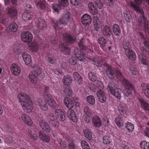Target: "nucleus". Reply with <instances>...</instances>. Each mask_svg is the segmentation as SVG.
Masks as SVG:
<instances>
[{
    "label": "nucleus",
    "instance_id": "f257e3e1",
    "mask_svg": "<svg viewBox=\"0 0 149 149\" xmlns=\"http://www.w3.org/2000/svg\"><path fill=\"white\" fill-rule=\"evenodd\" d=\"M130 7L136 12L140 13V15L138 19V24L141 27H143V30L146 33H148L149 35V21H147L144 16L143 10L133 2H131Z\"/></svg>",
    "mask_w": 149,
    "mask_h": 149
},
{
    "label": "nucleus",
    "instance_id": "f03ea898",
    "mask_svg": "<svg viewBox=\"0 0 149 149\" xmlns=\"http://www.w3.org/2000/svg\"><path fill=\"white\" fill-rule=\"evenodd\" d=\"M19 101L21 103L22 108L26 112H30L33 108V102L30 97L27 94H19L17 96Z\"/></svg>",
    "mask_w": 149,
    "mask_h": 149
},
{
    "label": "nucleus",
    "instance_id": "7ed1b4c3",
    "mask_svg": "<svg viewBox=\"0 0 149 149\" xmlns=\"http://www.w3.org/2000/svg\"><path fill=\"white\" fill-rule=\"evenodd\" d=\"M70 16L69 13H67L64 15L60 19L59 22L56 21H52V23L56 30H58L62 29L61 24L65 25L67 24L69 22Z\"/></svg>",
    "mask_w": 149,
    "mask_h": 149
},
{
    "label": "nucleus",
    "instance_id": "20e7f679",
    "mask_svg": "<svg viewBox=\"0 0 149 149\" xmlns=\"http://www.w3.org/2000/svg\"><path fill=\"white\" fill-rule=\"evenodd\" d=\"M105 65L106 67V73L110 79H113L115 76L120 79L123 78V75L119 71L113 70L111 67L107 63L105 64Z\"/></svg>",
    "mask_w": 149,
    "mask_h": 149
},
{
    "label": "nucleus",
    "instance_id": "39448f33",
    "mask_svg": "<svg viewBox=\"0 0 149 149\" xmlns=\"http://www.w3.org/2000/svg\"><path fill=\"white\" fill-rule=\"evenodd\" d=\"M84 44V39H81L79 42L78 43V46L80 49L84 50V53L86 54V56H88V57H86V58H87L90 60L92 59V60L93 58L91 57L93 56L94 53L92 49L87 48L86 46Z\"/></svg>",
    "mask_w": 149,
    "mask_h": 149
},
{
    "label": "nucleus",
    "instance_id": "423d86ee",
    "mask_svg": "<svg viewBox=\"0 0 149 149\" xmlns=\"http://www.w3.org/2000/svg\"><path fill=\"white\" fill-rule=\"evenodd\" d=\"M141 51L139 53V58L141 62L144 65H148V62L147 60L146 57L148 56V54L146 49H145L144 47H141L140 48Z\"/></svg>",
    "mask_w": 149,
    "mask_h": 149
},
{
    "label": "nucleus",
    "instance_id": "0eeeda50",
    "mask_svg": "<svg viewBox=\"0 0 149 149\" xmlns=\"http://www.w3.org/2000/svg\"><path fill=\"white\" fill-rule=\"evenodd\" d=\"M40 73V71L39 70H38L37 71L33 70L30 73L29 77L30 81L31 82L34 84H36L37 83L38 78V75Z\"/></svg>",
    "mask_w": 149,
    "mask_h": 149
},
{
    "label": "nucleus",
    "instance_id": "6e6552de",
    "mask_svg": "<svg viewBox=\"0 0 149 149\" xmlns=\"http://www.w3.org/2000/svg\"><path fill=\"white\" fill-rule=\"evenodd\" d=\"M93 22L95 29L97 31L100 32L102 31V22L97 16H94L93 18Z\"/></svg>",
    "mask_w": 149,
    "mask_h": 149
},
{
    "label": "nucleus",
    "instance_id": "1a4fd4ad",
    "mask_svg": "<svg viewBox=\"0 0 149 149\" xmlns=\"http://www.w3.org/2000/svg\"><path fill=\"white\" fill-rule=\"evenodd\" d=\"M22 40L26 42H31L33 38V35L29 31L23 32L21 35Z\"/></svg>",
    "mask_w": 149,
    "mask_h": 149
},
{
    "label": "nucleus",
    "instance_id": "9d476101",
    "mask_svg": "<svg viewBox=\"0 0 149 149\" xmlns=\"http://www.w3.org/2000/svg\"><path fill=\"white\" fill-rule=\"evenodd\" d=\"M63 39L66 44H72L75 41V38L72 35L68 33H65L63 35Z\"/></svg>",
    "mask_w": 149,
    "mask_h": 149
},
{
    "label": "nucleus",
    "instance_id": "9b49d317",
    "mask_svg": "<svg viewBox=\"0 0 149 149\" xmlns=\"http://www.w3.org/2000/svg\"><path fill=\"white\" fill-rule=\"evenodd\" d=\"M41 42H42L41 40H40L39 41H35L32 42L29 47L30 50L35 52H37L40 46L43 45L42 43H40Z\"/></svg>",
    "mask_w": 149,
    "mask_h": 149
},
{
    "label": "nucleus",
    "instance_id": "f8f14e48",
    "mask_svg": "<svg viewBox=\"0 0 149 149\" xmlns=\"http://www.w3.org/2000/svg\"><path fill=\"white\" fill-rule=\"evenodd\" d=\"M74 53L75 56L81 61H83L86 58V57H88L86 56V54L84 53V51L81 49L80 52L77 49H75L74 51Z\"/></svg>",
    "mask_w": 149,
    "mask_h": 149
},
{
    "label": "nucleus",
    "instance_id": "ddd939ff",
    "mask_svg": "<svg viewBox=\"0 0 149 149\" xmlns=\"http://www.w3.org/2000/svg\"><path fill=\"white\" fill-rule=\"evenodd\" d=\"M92 123L94 127L97 128H100L102 125L101 118L98 116L94 115L92 118Z\"/></svg>",
    "mask_w": 149,
    "mask_h": 149
},
{
    "label": "nucleus",
    "instance_id": "4468645a",
    "mask_svg": "<svg viewBox=\"0 0 149 149\" xmlns=\"http://www.w3.org/2000/svg\"><path fill=\"white\" fill-rule=\"evenodd\" d=\"M55 114L57 119L61 121H64L65 120V114L61 109H56Z\"/></svg>",
    "mask_w": 149,
    "mask_h": 149
},
{
    "label": "nucleus",
    "instance_id": "2eb2a0df",
    "mask_svg": "<svg viewBox=\"0 0 149 149\" xmlns=\"http://www.w3.org/2000/svg\"><path fill=\"white\" fill-rule=\"evenodd\" d=\"M97 43L100 45V48L104 51L107 49L106 47L107 40L104 37H99L97 40Z\"/></svg>",
    "mask_w": 149,
    "mask_h": 149
},
{
    "label": "nucleus",
    "instance_id": "dca6fc26",
    "mask_svg": "<svg viewBox=\"0 0 149 149\" xmlns=\"http://www.w3.org/2000/svg\"><path fill=\"white\" fill-rule=\"evenodd\" d=\"M10 69L11 73L13 75L17 76L20 73V68L17 64H12L11 66Z\"/></svg>",
    "mask_w": 149,
    "mask_h": 149
},
{
    "label": "nucleus",
    "instance_id": "f3484780",
    "mask_svg": "<svg viewBox=\"0 0 149 149\" xmlns=\"http://www.w3.org/2000/svg\"><path fill=\"white\" fill-rule=\"evenodd\" d=\"M44 96L47 101L48 104L53 107H55L56 106V102L53 100L50 94H45Z\"/></svg>",
    "mask_w": 149,
    "mask_h": 149
},
{
    "label": "nucleus",
    "instance_id": "a211bd4d",
    "mask_svg": "<svg viewBox=\"0 0 149 149\" xmlns=\"http://www.w3.org/2000/svg\"><path fill=\"white\" fill-rule=\"evenodd\" d=\"M6 14L2 12L0 9V23L6 26L9 23V18H7Z\"/></svg>",
    "mask_w": 149,
    "mask_h": 149
},
{
    "label": "nucleus",
    "instance_id": "6ab92c4d",
    "mask_svg": "<svg viewBox=\"0 0 149 149\" xmlns=\"http://www.w3.org/2000/svg\"><path fill=\"white\" fill-rule=\"evenodd\" d=\"M81 21L83 24L84 25L90 24L92 21L91 16L87 14H84L81 18Z\"/></svg>",
    "mask_w": 149,
    "mask_h": 149
},
{
    "label": "nucleus",
    "instance_id": "aec40b11",
    "mask_svg": "<svg viewBox=\"0 0 149 149\" xmlns=\"http://www.w3.org/2000/svg\"><path fill=\"white\" fill-rule=\"evenodd\" d=\"M125 53L128 58L132 61H134L136 59V55L133 51L130 49H127L125 50Z\"/></svg>",
    "mask_w": 149,
    "mask_h": 149
},
{
    "label": "nucleus",
    "instance_id": "412c9836",
    "mask_svg": "<svg viewBox=\"0 0 149 149\" xmlns=\"http://www.w3.org/2000/svg\"><path fill=\"white\" fill-rule=\"evenodd\" d=\"M59 48L61 52L66 55H69L70 53V49L68 47L65 45L64 43L61 42L59 44Z\"/></svg>",
    "mask_w": 149,
    "mask_h": 149
},
{
    "label": "nucleus",
    "instance_id": "4be33fe9",
    "mask_svg": "<svg viewBox=\"0 0 149 149\" xmlns=\"http://www.w3.org/2000/svg\"><path fill=\"white\" fill-rule=\"evenodd\" d=\"M47 26L45 20L42 17H39L38 19L37 26L40 30H43L46 28Z\"/></svg>",
    "mask_w": 149,
    "mask_h": 149
},
{
    "label": "nucleus",
    "instance_id": "5701e85b",
    "mask_svg": "<svg viewBox=\"0 0 149 149\" xmlns=\"http://www.w3.org/2000/svg\"><path fill=\"white\" fill-rule=\"evenodd\" d=\"M101 87V86H100L99 85L97 84V86L93 84L91 85L89 87L90 89L92 92H96L97 93H100V92H101V93H104L103 88L102 87V89H101L100 88Z\"/></svg>",
    "mask_w": 149,
    "mask_h": 149
},
{
    "label": "nucleus",
    "instance_id": "b1692460",
    "mask_svg": "<svg viewBox=\"0 0 149 149\" xmlns=\"http://www.w3.org/2000/svg\"><path fill=\"white\" fill-rule=\"evenodd\" d=\"M122 82L126 89L129 90H133L134 87L129 82L128 80L126 78H123L122 79Z\"/></svg>",
    "mask_w": 149,
    "mask_h": 149
},
{
    "label": "nucleus",
    "instance_id": "393cba45",
    "mask_svg": "<svg viewBox=\"0 0 149 149\" xmlns=\"http://www.w3.org/2000/svg\"><path fill=\"white\" fill-rule=\"evenodd\" d=\"M67 115L73 122L77 121V118L73 110L71 109H69L67 111Z\"/></svg>",
    "mask_w": 149,
    "mask_h": 149
},
{
    "label": "nucleus",
    "instance_id": "a878e982",
    "mask_svg": "<svg viewBox=\"0 0 149 149\" xmlns=\"http://www.w3.org/2000/svg\"><path fill=\"white\" fill-rule=\"evenodd\" d=\"M102 33L104 36L106 38H109L111 34L110 28L106 25L103 27Z\"/></svg>",
    "mask_w": 149,
    "mask_h": 149
},
{
    "label": "nucleus",
    "instance_id": "bb28decb",
    "mask_svg": "<svg viewBox=\"0 0 149 149\" xmlns=\"http://www.w3.org/2000/svg\"><path fill=\"white\" fill-rule=\"evenodd\" d=\"M19 119H22L26 124L29 126H31L32 124V122L31 119L25 114H22Z\"/></svg>",
    "mask_w": 149,
    "mask_h": 149
},
{
    "label": "nucleus",
    "instance_id": "cd10ccee",
    "mask_svg": "<svg viewBox=\"0 0 149 149\" xmlns=\"http://www.w3.org/2000/svg\"><path fill=\"white\" fill-rule=\"evenodd\" d=\"M22 56L24 60L27 65L30 64L32 62V60L31 56L28 54L26 52H24L22 53Z\"/></svg>",
    "mask_w": 149,
    "mask_h": 149
},
{
    "label": "nucleus",
    "instance_id": "c85d7f7f",
    "mask_svg": "<svg viewBox=\"0 0 149 149\" xmlns=\"http://www.w3.org/2000/svg\"><path fill=\"white\" fill-rule=\"evenodd\" d=\"M17 24L15 22H12L6 28V30L9 32L10 31L15 32L17 29Z\"/></svg>",
    "mask_w": 149,
    "mask_h": 149
},
{
    "label": "nucleus",
    "instance_id": "c756f323",
    "mask_svg": "<svg viewBox=\"0 0 149 149\" xmlns=\"http://www.w3.org/2000/svg\"><path fill=\"white\" fill-rule=\"evenodd\" d=\"M38 135L40 139L45 142H48L50 141L49 136L43 133L42 132L40 131L38 133Z\"/></svg>",
    "mask_w": 149,
    "mask_h": 149
},
{
    "label": "nucleus",
    "instance_id": "7c9ffc66",
    "mask_svg": "<svg viewBox=\"0 0 149 149\" xmlns=\"http://www.w3.org/2000/svg\"><path fill=\"white\" fill-rule=\"evenodd\" d=\"M65 105L69 109H70L73 108L74 106L73 102L68 98H65L64 100Z\"/></svg>",
    "mask_w": 149,
    "mask_h": 149
},
{
    "label": "nucleus",
    "instance_id": "2f4dec72",
    "mask_svg": "<svg viewBox=\"0 0 149 149\" xmlns=\"http://www.w3.org/2000/svg\"><path fill=\"white\" fill-rule=\"evenodd\" d=\"M38 105L43 111H46L48 108V105L45 100H40L38 102Z\"/></svg>",
    "mask_w": 149,
    "mask_h": 149
},
{
    "label": "nucleus",
    "instance_id": "473e14b6",
    "mask_svg": "<svg viewBox=\"0 0 149 149\" xmlns=\"http://www.w3.org/2000/svg\"><path fill=\"white\" fill-rule=\"evenodd\" d=\"M32 13L30 12L29 10H26L23 13L22 18L24 21L28 20L30 19L32 17Z\"/></svg>",
    "mask_w": 149,
    "mask_h": 149
},
{
    "label": "nucleus",
    "instance_id": "72a5a7b5",
    "mask_svg": "<svg viewBox=\"0 0 149 149\" xmlns=\"http://www.w3.org/2000/svg\"><path fill=\"white\" fill-rule=\"evenodd\" d=\"M39 125L42 129L46 132L50 131V129L48 124L44 121L40 122Z\"/></svg>",
    "mask_w": 149,
    "mask_h": 149
},
{
    "label": "nucleus",
    "instance_id": "f704fd0d",
    "mask_svg": "<svg viewBox=\"0 0 149 149\" xmlns=\"http://www.w3.org/2000/svg\"><path fill=\"white\" fill-rule=\"evenodd\" d=\"M88 7L91 13L93 15H95L97 13V10L96 6H95L93 3L88 4Z\"/></svg>",
    "mask_w": 149,
    "mask_h": 149
},
{
    "label": "nucleus",
    "instance_id": "c9c22d12",
    "mask_svg": "<svg viewBox=\"0 0 149 149\" xmlns=\"http://www.w3.org/2000/svg\"><path fill=\"white\" fill-rule=\"evenodd\" d=\"M112 29L113 32L115 35H120L121 33V30L120 27L117 24H114L112 26Z\"/></svg>",
    "mask_w": 149,
    "mask_h": 149
},
{
    "label": "nucleus",
    "instance_id": "e433bc0d",
    "mask_svg": "<svg viewBox=\"0 0 149 149\" xmlns=\"http://www.w3.org/2000/svg\"><path fill=\"white\" fill-rule=\"evenodd\" d=\"M62 82L64 85L68 86L72 83V78L69 76H65L63 78Z\"/></svg>",
    "mask_w": 149,
    "mask_h": 149
},
{
    "label": "nucleus",
    "instance_id": "4c0bfd02",
    "mask_svg": "<svg viewBox=\"0 0 149 149\" xmlns=\"http://www.w3.org/2000/svg\"><path fill=\"white\" fill-rule=\"evenodd\" d=\"M73 76L77 82L79 84L82 83V79L81 75L77 72H74L73 73Z\"/></svg>",
    "mask_w": 149,
    "mask_h": 149
},
{
    "label": "nucleus",
    "instance_id": "58836bf2",
    "mask_svg": "<svg viewBox=\"0 0 149 149\" xmlns=\"http://www.w3.org/2000/svg\"><path fill=\"white\" fill-rule=\"evenodd\" d=\"M139 102L141 106L144 109L147 111H149V104L146 102L142 98L139 99Z\"/></svg>",
    "mask_w": 149,
    "mask_h": 149
},
{
    "label": "nucleus",
    "instance_id": "ea45409f",
    "mask_svg": "<svg viewBox=\"0 0 149 149\" xmlns=\"http://www.w3.org/2000/svg\"><path fill=\"white\" fill-rule=\"evenodd\" d=\"M139 34L141 39L143 42L145 46L149 49V41L146 40L144 36L141 32H139Z\"/></svg>",
    "mask_w": 149,
    "mask_h": 149
},
{
    "label": "nucleus",
    "instance_id": "a19ab883",
    "mask_svg": "<svg viewBox=\"0 0 149 149\" xmlns=\"http://www.w3.org/2000/svg\"><path fill=\"white\" fill-rule=\"evenodd\" d=\"M8 7V13L9 15L11 17L15 16L17 14V11L13 7L11 8Z\"/></svg>",
    "mask_w": 149,
    "mask_h": 149
},
{
    "label": "nucleus",
    "instance_id": "79ce46f5",
    "mask_svg": "<svg viewBox=\"0 0 149 149\" xmlns=\"http://www.w3.org/2000/svg\"><path fill=\"white\" fill-rule=\"evenodd\" d=\"M107 90L108 92L109 93H119L120 92L119 90H120V89H116L114 87L111 86L110 84H109L107 88Z\"/></svg>",
    "mask_w": 149,
    "mask_h": 149
},
{
    "label": "nucleus",
    "instance_id": "37998d69",
    "mask_svg": "<svg viewBox=\"0 0 149 149\" xmlns=\"http://www.w3.org/2000/svg\"><path fill=\"white\" fill-rule=\"evenodd\" d=\"M68 143V145L69 149H75L76 146L75 143V141L73 139H70L67 140Z\"/></svg>",
    "mask_w": 149,
    "mask_h": 149
},
{
    "label": "nucleus",
    "instance_id": "c03bdc74",
    "mask_svg": "<svg viewBox=\"0 0 149 149\" xmlns=\"http://www.w3.org/2000/svg\"><path fill=\"white\" fill-rule=\"evenodd\" d=\"M57 59V58L55 56L49 55L48 57L47 61L49 63L53 64L55 63Z\"/></svg>",
    "mask_w": 149,
    "mask_h": 149
},
{
    "label": "nucleus",
    "instance_id": "a18cd8bd",
    "mask_svg": "<svg viewBox=\"0 0 149 149\" xmlns=\"http://www.w3.org/2000/svg\"><path fill=\"white\" fill-rule=\"evenodd\" d=\"M88 77L89 79L93 82L95 81L97 78L96 74L93 72L89 73L88 74Z\"/></svg>",
    "mask_w": 149,
    "mask_h": 149
},
{
    "label": "nucleus",
    "instance_id": "49530a36",
    "mask_svg": "<svg viewBox=\"0 0 149 149\" xmlns=\"http://www.w3.org/2000/svg\"><path fill=\"white\" fill-rule=\"evenodd\" d=\"M141 86L144 93H149V84L142 83L141 84Z\"/></svg>",
    "mask_w": 149,
    "mask_h": 149
},
{
    "label": "nucleus",
    "instance_id": "de8ad7c7",
    "mask_svg": "<svg viewBox=\"0 0 149 149\" xmlns=\"http://www.w3.org/2000/svg\"><path fill=\"white\" fill-rule=\"evenodd\" d=\"M124 17L127 22H131L132 17L129 12L125 11L123 13Z\"/></svg>",
    "mask_w": 149,
    "mask_h": 149
},
{
    "label": "nucleus",
    "instance_id": "09e8293b",
    "mask_svg": "<svg viewBox=\"0 0 149 149\" xmlns=\"http://www.w3.org/2000/svg\"><path fill=\"white\" fill-rule=\"evenodd\" d=\"M141 149H149V143L146 141H141L140 143Z\"/></svg>",
    "mask_w": 149,
    "mask_h": 149
},
{
    "label": "nucleus",
    "instance_id": "8fccbe9b",
    "mask_svg": "<svg viewBox=\"0 0 149 149\" xmlns=\"http://www.w3.org/2000/svg\"><path fill=\"white\" fill-rule=\"evenodd\" d=\"M97 96L99 100L102 103L104 102L106 100L105 94H97Z\"/></svg>",
    "mask_w": 149,
    "mask_h": 149
},
{
    "label": "nucleus",
    "instance_id": "3c124183",
    "mask_svg": "<svg viewBox=\"0 0 149 149\" xmlns=\"http://www.w3.org/2000/svg\"><path fill=\"white\" fill-rule=\"evenodd\" d=\"M122 117L120 116L116 117L115 120V122L117 125L119 127H121L123 125V123L122 120Z\"/></svg>",
    "mask_w": 149,
    "mask_h": 149
},
{
    "label": "nucleus",
    "instance_id": "603ef678",
    "mask_svg": "<svg viewBox=\"0 0 149 149\" xmlns=\"http://www.w3.org/2000/svg\"><path fill=\"white\" fill-rule=\"evenodd\" d=\"M84 113L88 117H91L92 115V111L88 107H86L84 109Z\"/></svg>",
    "mask_w": 149,
    "mask_h": 149
},
{
    "label": "nucleus",
    "instance_id": "864d4df0",
    "mask_svg": "<svg viewBox=\"0 0 149 149\" xmlns=\"http://www.w3.org/2000/svg\"><path fill=\"white\" fill-rule=\"evenodd\" d=\"M84 135L88 139L91 140L92 138L91 133L87 129L84 130Z\"/></svg>",
    "mask_w": 149,
    "mask_h": 149
},
{
    "label": "nucleus",
    "instance_id": "5fc2aeb1",
    "mask_svg": "<svg viewBox=\"0 0 149 149\" xmlns=\"http://www.w3.org/2000/svg\"><path fill=\"white\" fill-rule=\"evenodd\" d=\"M68 0H58V3L61 7H66L68 5Z\"/></svg>",
    "mask_w": 149,
    "mask_h": 149
},
{
    "label": "nucleus",
    "instance_id": "6e6d98bb",
    "mask_svg": "<svg viewBox=\"0 0 149 149\" xmlns=\"http://www.w3.org/2000/svg\"><path fill=\"white\" fill-rule=\"evenodd\" d=\"M87 99L88 102L92 105L95 104V100L94 97L93 95H90L87 97Z\"/></svg>",
    "mask_w": 149,
    "mask_h": 149
},
{
    "label": "nucleus",
    "instance_id": "4d7b16f0",
    "mask_svg": "<svg viewBox=\"0 0 149 149\" xmlns=\"http://www.w3.org/2000/svg\"><path fill=\"white\" fill-rule=\"evenodd\" d=\"M126 127L129 132H132L134 128L133 125L131 123L128 122Z\"/></svg>",
    "mask_w": 149,
    "mask_h": 149
},
{
    "label": "nucleus",
    "instance_id": "13d9d810",
    "mask_svg": "<svg viewBox=\"0 0 149 149\" xmlns=\"http://www.w3.org/2000/svg\"><path fill=\"white\" fill-rule=\"evenodd\" d=\"M58 120V119H55L53 120H49V122L51 125L53 127H58L59 125V122Z\"/></svg>",
    "mask_w": 149,
    "mask_h": 149
},
{
    "label": "nucleus",
    "instance_id": "bf43d9fd",
    "mask_svg": "<svg viewBox=\"0 0 149 149\" xmlns=\"http://www.w3.org/2000/svg\"><path fill=\"white\" fill-rule=\"evenodd\" d=\"M81 144L83 149H90L88 143L86 141L84 140L81 141Z\"/></svg>",
    "mask_w": 149,
    "mask_h": 149
},
{
    "label": "nucleus",
    "instance_id": "052dcab7",
    "mask_svg": "<svg viewBox=\"0 0 149 149\" xmlns=\"http://www.w3.org/2000/svg\"><path fill=\"white\" fill-rule=\"evenodd\" d=\"M37 6L41 10H45L46 8L45 4L41 1H39L37 2Z\"/></svg>",
    "mask_w": 149,
    "mask_h": 149
},
{
    "label": "nucleus",
    "instance_id": "680f3d73",
    "mask_svg": "<svg viewBox=\"0 0 149 149\" xmlns=\"http://www.w3.org/2000/svg\"><path fill=\"white\" fill-rule=\"evenodd\" d=\"M61 7L60 5L57 4H53L52 5V8L53 10L55 12L58 13H59V10L61 9Z\"/></svg>",
    "mask_w": 149,
    "mask_h": 149
},
{
    "label": "nucleus",
    "instance_id": "e2e57ef3",
    "mask_svg": "<svg viewBox=\"0 0 149 149\" xmlns=\"http://www.w3.org/2000/svg\"><path fill=\"white\" fill-rule=\"evenodd\" d=\"M111 142V139L108 136H105L103 137V142L106 144H109Z\"/></svg>",
    "mask_w": 149,
    "mask_h": 149
},
{
    "label": "nucleus",
    "instance_id": "0e129e2a",
    "mask_svg": "<svg viewBox=\"0 0 149 149\" xmlns=\"http://www.w3.org/2000/svg\"><path fill=\"white\" fill-rule=\"evenodd\" d=\"M70 64L72 65H75L77 62V60L74 57H72L69 60Z\"/></svg>",
    "mask_w": 149,
    "mask_h": 149
},
{
    "label": "nucleus",
    "instance_id": "69168bd1",
    "mask_svg": "<svg viewBox=\"0 0 149 149\" xmlns=\"http://www.w3.org/2000/svg\"><path fill=\"white\" fill-rule=\"evenodd\" d=\"M123 45L124 49L125 50L129 49L130 47V44L128 41H124L123 43Z\"/></svg>",
    "mask_w": 149,
    "mask_h": 149
},
{
    "label": "nucleus",
    "instance_id": "338daca9",
    "mask_svg": "<svg viewBox=\"0 0 149 149\" xmlns=\"http://www.w3.org/2000/svg\"><path fill=\"white\" fill-rule=\"evenodd\" d=\"M13 47L14 52L19 54L20 50L19 45L18 44H15L13 45Z\"/></svg>",
    "mask_w": 149,
    "mask_h": 149
},
{
    "label": "nucleus",
    "instance_id": "774afa93",
    "mask_svg": "<svg viewBox=\"0 0 149 149\" xmlns=\"http://www.w3.org/2000/svg\"><path fill=\"white\" fill-rule=\"evenodd\" d=\"M147 124L148 127H147L144 130V132L145 135L149 137V121L147 122Z\"/></svg>",
    "mask_w": 149,
    "mask_h": 149
}]
</instances>
